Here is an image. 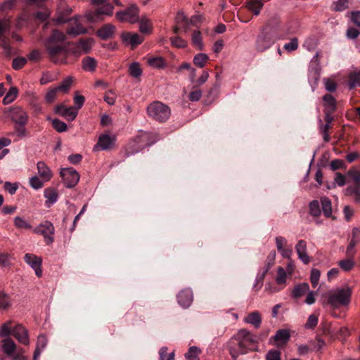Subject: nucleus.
I'll list each match as a JSON object with an SVG mask.
<instances>
[{
  "mask_svg": "<svg viewBox=\"0 0 360 360\" xmlns=\"http://www.w3.org/2000/svg\"><path fill=\"white\" fill-rule=\"evenodd\" d=\"M66 39L65 34L58 30H53L51 34L44 41V46L49 58L53 63H58L59 57L65 52L64 41Z\"/></svg>",
  "mask_w": 360,
  "mask_h": 360,
  "instance_id": "f257e3e1",
  "label": "nucleus"
},
{
  "mask_svg": "<svg viewBox=\"0 0 360 360\" xmlns=\"http://www.w3.org/2000/svg\"><path fill=\"white\" fill-rule=\"evenodd\" d=\"M352 288L348 285L337 288L328 293V302L332 307L338 308L340 306L348 305L350 302Z\"/></svg>",
  "mask_w": 360,
  "mask_h": 360,
  "instance_id": "f03ea898",
  "label": "nucleus"
},
{
  "mask_svg": "<svg viewBox=\"0 0 360 360\" xmlns=\"http://www.w3.org/2000/svg\"><path fill=\"white\" fill-rule=\"evenodd\" d=\"M170 108L160 101H153L147 107V114L153 120L163 122L170 116Z\"/></svg>",
  "mask_w": 360,
  "mask_h": 360,
  "instance_id": "7ed1b4c3",
  "label": "nucleus"
},
{
  "mask_svg": "<svg viewBox=\"0 0 360 360\" xmlns=\"http://www.w3.org/2000/svg\"><path fill=\"white\" fill-rule=\"evenodd\" d=\"M95 40L91 37L80 39L77 42L72 43L70 47V52L75 56L89 53L94 44Z\"/></svg>",
  "mask_w": 360,
  "mask_h": 360,
  "instance_id": "20e7f679",
  "label": "nucleus"
},
{
  "mask_svg": "<svg viewBox=\"0 0 360 360\" xmlns=\"http://www.w3.org/2000/svg\"><path fill=\"white\" fill-rule=\"evenodd\" d=\"M37 234L43 236L46 245H51L54 240L53 235L55 228L53 224L49 221H45L37 226L33 230Z\"/></svg>",
  "mask_w": 360,
  "mask_h": 360,
  "instance_id": "39448f33",
  "label": "nucleus"
},
{
  "mask_svg": "<svg viewBox=\"0 0 360 360\" xmlns=\"http://www.w3.org/2000/svg\"><path fill=\"white\" fill-rule=\"evenodd\" d=\"M229 354L233 360H236L240 355L247 354L249 350L238 338L237 334L234 335L229 342L228 345Z\"/></svg>",
  "mask_w": 360,
  "mask_h": 360,
  "instance_id": "423d86ee",
  "label": "nucleus"
},
{
  "mask_svg": "<svg viewBox=\"0 0 360 360\" xmlns=\"http://www.w3.org/2000/svg\"><path fill=\"white\" fill-rule=\"evenodd\" d=\"M139 9L135 4L131 5L124 11L117 12L116 18L121 22L135 23L139 20Z\"/></svg>",
  "mask_w": 360,
  "mask_h": 360,
  "instance_id": "0eeeda50",
  "label": "nucleus"
},
{
  "mask_svg": "<svg viewBox=\"0 0 360 360\" xmlns=\"http://www.w3.org/2000/svg\"><path fill=\"white\" fill-rule=\"evenodd\" d=\"M238 338L241 340L248 349L250 351L257 350V336L253 335L250 331L246 329H240L237 332Z\"/></svg>",
  "mask_w": 360,
  "mask_h": 360,
  "instance_id": "6e6552de",
  "label": "nucleus"
},
{
  "mask_svg": "<svg viewBox=\"0 0 360 360\" xmlns=\"http://www.w3.org/2000/svg\"><path fill=\"white\" fill-rule=\"evenodd\" d=\"M113 11V6L111 4H105L94 11H89L86 13V18L87 20L92 22H96L102 20L101 15H112Z\"/></svg>",
  "mask_w": 360,
  "mask_h": 360,
  "instance_id": "1a4fd4ad",
  "label": "nucleus"
},
{
  "mask_svg": "<svg viewBox=\"0 0 360 360\" xmlns=\"http://www.w3.org/2000/svg\"><path fill=\"white\" fill-rule=\"evenodd\" d=\"M60 175L67 188H73L79 180L78 172L73 168L63 169Z\"/></svg>",
  "mask_w": 360,
  "mask_h": 360,
  "instance_id": "9d476101",
  "label": "nucleus"
},
{
  "mask_svg": "<svg viewBox=\"0 0 360 360\" xmlns=\"http://www.w3.org/2000/svg\"><path fill=\"white\" fill-rule=\"evenodd\" d=\"M274 41L271 34L266 32H262L255 41V49L259 52L267 50L274 44Z\"/></svg>",
  "mask_w": 360,
  "mask_h": 360,
  "instance_id": "9b49d317",
  "label": "nucleus"
},
{
  "mask_svg": "<svg viewBox=\"0 0 360 360\" xmlns=\"http://www.w3.org/2000/svg\"><path fill=\"white\" fill-rule=\"evenodd\" d=\"M115 139L108 134H101L98 140L97 143L94 146L93 150L96 152L100 150H106L113 148Z\"/></svg>",
  "mask_w": 360,
  "mask_h": 360,
  "instance_id": "f8f14e48",
  "label": "nucleus"
},
{
  "mask_svg": "<svg viewBox=\"0 0 360 360\" xmlns=\"http://www.w3.org/2000/svg\"><path fill=\"white\" fill-rule=\"evenodd\" d=\"M55 112L64 117L69 121L74 120L78 114L77 110L75 107L66 108L63 103L55 107Z\"/></svg>",
  "mask_w": 360,
  "mask_h": 360,
  "instance_id": "ddd939ff",
  "label": "nucleus"
},
{
  "mask_svg": "<svg viewBox=\"0 0 360 360\" xmlns=\"http://www.w3.org/2000/svg\"><path fill=\"white\" fill-rule=\"evenodd\" d=\"M79 16H75L70 20V25L66 30L68 34L71 36H77L87 32L86 28L84 27L79 22Z\"/></svg>",
  "mask_w": 360,
  "mask_h": 360,
  "instance_id": "4468645a",
  "label": "nucleus"
},
{
  "mask_svg": "<svg viewBox=\"0 0 360 360\" xmlns=\"http://www.w3.org/2000/svg\"><path fill=\"white\" fill-rule=\"evenodd\" d=\"M11 120L16 124H26L28 121V115L20 107H13L10 109Z\"/></svg>",
  "mask_w": 360,
  "mask_h": 360,
  "instance_id": "2eb2a0df",
  "label": "nucleus"
},
{
  "mask_svg": "<svg viewBox=\"0 0 360 360\" xmlns=\"http://www.w3.org/2000/svg\"><path fill=\"white\" fill-rule=\"evenodd\" d=\"M25 262L30 265L38 277L42 275L41 269V259L33 254L27 253L24 257Z\"/></svg>",
  "mask_w": 360,
  "mask_h": 360,
  "instance_id": "dca6fc26",
  "label": "nucleus"
},
{
  "mask_svg": "<svg viewBox=\"0 0 360 360\" xmlns=\"http://www.w3.org/2000/svg\"><path fill=\"white\" fill-rule=\"evenodd\" d=\"M12 335L20 343L25 345H29L27 330L22 325L15 326L12 330Z\"/></svg>",
  "mask_w": 360,
  "mask_h": 360,
  "instance_id": "f3484780",
  "label": "nucleus"
},
{
  "mask_svg": "<svg viewBox=\"0 0 360 360\" xmlns=\"http://www.w3.org/2000/svg\"><path fill=\"white\" fill-rule=\"evenodd\" d=\"M178 303L184 308H188L193 302V292L191 289L182 290L177 295Z\"/></svg>",
  "mask_w": 360,
  "mask_h": 360,
  "instance_id": "a211bd4d",
  "label": "nucleus"
},
{
  "mask_svg": "<svg viewBox=\"0 0 360 360\" xmlns=\"http://www.w3.org/2000/svg\"><path fill=\"white\" fill-rule=\"evenodd\" d=\"M121 38L125 44H130L132 49L143 41V38L136 33L124 32L122 34Z\"/></svg>",
  "mask_w": 360,
  "mask_h": 360,
  "instance_id": "6ab92c4d",
  "label": "nucleus"
},
{
  "mask_svg": "<svg viewBox=\"0 0 360 360\" xmlns=\"http://www.w3.org/2000/svg\"><path fill=\"white\" fill-rule=\"evenodd\" d=\"M295 250L298 257L302 262L307 264L310 262V257L307 253V242L304 240H298L295 245Z\"/></svg>",
  "mask_w": 360,
  "mask_h": 360,
  "instance_id": "aec40b11",
  "label": "nucleus"
},
{
  "mask_svg": "<svg viewBox=\"0 0 360 360\" xmlns=\"http://www.w3.org/2000/svg\"><path fill=\"white\" fill-rule=\"evenodd\" d=\"M360 242V229L354 228L352 229V238L347 246L346 254L348 257H353L354 255V249L355 246Z\"/></svg>",
  "mask_w": 360,
  "mask_h": 360,
  "instance_id": "412c9836",
  "label": "nucleus"
},
{
  "mask_svg": "<svg viewBox=\"0 0 360 360\" xmlns=\"http://www.w3.org/2000/svg\"><path fill=\"white\" fill-rule=\"evenodd\" d=\"M37 169L39 176L45 182L49 181L53 176V173L50 168L42 161L38 162Z\"/></svg>",
  "mask_w": 360,
  "mask_h": 360,
  "instance_id": "4be33fe9",
  "label": "nucleus"
},
{
  "mask_svg": "<svg viewBox=\"0 0 360 360\" xmlns=\"http://www.w3.org/2000/svg\"><path fill=\"white\" fill-rule=\"evenodd\" d=\"M115 30V27L112 24H105L97 30V35L103 40L111 38Z\"/></svg>",
  "mask_w": 360,
  "mask_h": 360,
  "instance_id": "5701e85b",
  "label": "nucleus"
},
{
  "mask_svg": "<svg viewBox=\"0 0 360 360\" xmlns=\"http://www.w3.org/2000/svg\"><path fill=\"white\" fill-rule=\"evenodd\" d=\"M290 338V333L286 329H281L277 330L275 335L273 337L274 340L277 342V347H281L285 345L288 342Z\"/></svg>",
  "mask_w": 360,
  "mask_h": 360,
  "instance_id": "b1692460",
  "label": "nucleus"
},
{
  "mask_svg": "<svg viewBox=\"0 0 360 360\" xmlns=\"http://www.w3.org/2000/svg\"><path fill=\"white\" fill-rule=\"evenodd\" d=\"M323 105L324 106V111L335 112L337 110V102L335 98L329 94L323 96Z\"/></svg>",
  "mask_w": 360,
  "mask_h": 360,
  "instance_id": "393cba45",
  "label": "nucleus"
},
{
  "mask_svg": "<svg viewBox=\"0 0 360 360\" xmlns=\"http://www.w3.org/2000/svg\"><path fill=\"white\" fill-rule=\"evenodd\" d=\"M264 4L262 0H248L245 3V7L255 15H259Z\"/></svg>",
  "mask_w": 360,
  "mask_h": 360,
  "instance_id": "a878e982",
  "label": "nucleus"
},
{
  "mask_svg": "<svg viewBox=\"0 0 360 360\" xmlns=\"http://www.w3.org/2000/svg\"><path fill=\"white\" fill-rule=\"evenodd\" d=\"M244 321L247 323H250L255 326V328H258L260 327L262 323V318L260 314L255 311L252 313H250L245 319Z\"/></svg>",
  "mask_w": 360,
  "mask_h": 360,
  "instance_id": "bb28decb",
  "label": "nucleus"
},
{
  "mask_svg": "<svg viewBox=\"0 0 360 360\" xmlns=\"http://www.w3.org/2000/svg\"><path fill=\"white\" fill-rule=\"evenodd\" d=\"M44 197L46 199L45 202L46 206L50 207L57 201L58 194L55 188H47L44 190Z\"/></svg>",
  "mask_w": 360,
  "mask_h": 360,
  "instance_id": "cd10ccee",
  "label": "nucleus"
},
{
  "mask_svg": "<svg viewBox=\"0 0 360 360\" xmlns=\"http://www.w3.org/2000/svg\"><path fill=\"white\" fill-rule=\"evenodd\" d=\"M2 349L8 356H13L16 350V345L14 341L9 338H5L2 340Z\"/></svg>",
  "mask_w": 360,
  "mask_h": 360,
  "instance_id": "c85d7f7f",
  "label": "nucleus"
},
{
  "mask_svg": "<svg viewBox=\"0 0 360 360\" xmlns=\"http://www.w3.org/2000/svg\"><path fill=\"white\" fill-rule=\"evenodd\" d=\"M309 290V285L307 283H302L296 285L292 291V296L295 299H298L307 293Z\"/></svg>",
  "mask_w": 360,
  "mask_h": 360,
  "instance_id": "c756f323",
  "label": "nucleus"
},
{
  "mask_svg": "<svg viewBox=\"0 0 360 360\" xmlns=\"http://www.w3.org/2000/svg\"><path fill=\"white\" fill-rule=\"evenodd\" d=\"M321 207L322 211L323 212V214L327 218H333L334 217L332 215L333 210H332V203L330 200L327 197H322L321 198Z\"/></svg>",
  "mask_w": 360,
  "mask_h": 360,
  "instance_id": "7c9ffc66",
  "label": "nucleus"
},
{
  "mask_svg": "<svg viewBox=\"0 0 360 360\" xmlns=\"http://www.w3.org/2000/svg\"><path fill=\"white\" fill-rule=\"evenodd\" d=\"M47 344V339L44 335L38 336L37 342V347L34 353L33 360H37L40 356L41 352L44 349Z\"/></svg>",
  "mask_w": 360,
  "mask_h": 360,
  "instance_id": "2f4dec72",
  "label": "nucleus"
},
{
  "mask_svg": "<svg viewBox=\"0 0 360 360\" xmlns=\"http://www.w3.org/2000/svg\"><path fill=\"white\" fill-rule=\"evenodd\" d=\"M82 65L85 71L94 72L96 70L97 62L94 58L87 56L82 59Z\"/></svg>",
  "mask_w": 360,
  "mask_h": 360,
  "instance_id": "473e14b6",
  "label": "nucleus"
},
{
  "mask_svg": "<svg viewBox=\"0 0 360 360\" xmlns=\"http://www.w3.org/2000/svg\"><path fill=\"white\" fill-rule=\"evenodd\" d=\"M13 224L17 229H32L31 224L20 216H16L13 218Z\"/></svg>",
  "mask_w": 360,
  "mask_h": 360,
  "instance_id": "72a5a7b5",
  "label": "nucleus"
},
{
  "mask_svg": "<svg viewBox=\"0 0 360 360\" xmlns=\"http://www.w3.org/2000/svg\"><path fill=\"white\" fill-rule=\"evenodd\" d=\"M276 252L275 250H272L266 257V262L264 266L263 272L262 273V278H264L266 273L272 267L274 264L276 259Z\"/></svg>",
  "mask_w": 360,
  "mask_h": 360,
  "instance_id": "f704fd0d",
  "label": "nucleus"
},
{
  "mask_svg": "<svg viewBox=\"0 0 360 360\" xmlns=\"http://www.w3.org/2000/svg\"><path fill=\"white\" fill-rule=\"evenodd\" d=\"M345 195L352 197L356 202H359L360 186H348L345 190Z\"/></svg>",
  "mask_w": 360,
  "mask_h": 360,
  "instance_id": "c9c22d12",
  "label": "nucleus"
},
{
  "mask_svg": "<svg viewBox=\"0 0 360 360\" xmlns=\"http://www.w3.org/2000/svg\"><path fill=\"white\" fill-rule=\"evenodd\" d=\"M331 127V124L328 123H323L321 120H319V129L320 133L323 136V141L326 143L329 142L330 140V136L329 135L328 131Z\"/></svg>",
  "mask_w": 360,
  "mask_h": 360,
  "instance_id": "e433bc0d",
  "label": "nucleus"
},
{
  "mask_svg": "<svg viewBox=\"0 0 360 360\" xmlns=\"http://www.w3.org/2000/svg\"><path fill=\"white\" fill-rule=\"evenodd\" d=\"M11 306V299L8 294L0 290V310H7Z\"/></svg>",
  "mask_w": 360,
  "mask_h": 360,
  "instance_id": "4c0bfd02",
  "label": "nucleus"
},
{
  "mask_svg": "<svg viewBox=\"0 0 360 360\" xmlns=\"http://www.w3.org/2000/svg\"><path fill=\"white\" fill-rule=\"evenodd\" d=\"M352 257H349V258L342 259L338 262V265L344 271L348 272L351 271L355 265L354 261L352 259Z\"/></svg>",
  "mask_w": 360,
  "mask_h": 360,
  "instance_id": "58836bf2",
  "label": "nucleus"
},
{
  "mask_svg": "<svg viewBox=\"0 0 360 360\" xmlns=\"http://www.w3.org/2000/svg\"><path fill=\"white\" fill-rule=\"evenodd\" d=\"M18 93V89L16 87H11L3 99L4 104L7 105L12 103L16 98Z\"/></svg>",
  "mask_w": 360,
  "mask_h": 360,
  "instance_id": "ea45409f",
  "label": "nucleus"
},
{
  "mask_svg": "<svg viewBox=\"0 0 360 360\" xmlns=\"http://www.w3.org/2000/svg\"><path fill=\"white\" fill-rule=\"evenodd\" d=\"M72 81L73 80L72 77H68L65 79H64L58 86H56V88L59 92L66 94L67 92H68L72 84Z\"/></svg>",
  "mask_w": 360,
  "mask_h": 360,
  "instance_id": "a19ab883",
  "label": "nucleus"
},
{
  "mask_svg": "<svg viewBox=\"0 0 360 360\" xmlns=\"http://www.w3.org/2000/svg\"><path fill=\"white\" fill-rule=\"evenodd\" d=\"M72 13L71 8L67 6L64 8L63 11H60L58 13V16L56 18V22L58 23H65L70 21V19H68V15Z\"/></svg>",
  "mask_w": 360,
  "mask_h": 360,
  "instance_id": "79ce46f5",
  "label": "nucleus"
},
{
  "mask_svg": "<svg viewBox=\"0 0 360 360\" xmlns=\"http://www.w3.org/2000/svg\"><path fill=\"white\" fill-rule=\"evenodd\" d=\"M129 74L134 78H139L142 75V69L139 63L134 62L129 65Z\"/></svg>",
  "mask_w": 360,
  "mask_h": 360,
  "instance_id": "37998d69",
  "label": "nucleus"
},
{
  "mask_svg": "<svg viewBox=\"0 0 360 360\" xmlns=\"http://www.w3.org/2000/svg\"><path fill=\"white\" fill-rule=\"evenodd\" d=\"M309 214L314 217H317L321 214V209L318 200H312L309 205Z\"/></svg>",
  "mask_w": 360,
  "mask_h": 360,
  "instance_id": "c03bdc74",
  "label": "nucleus"
},
{
  "mask_svg": "<svg viewBox=\"0 0 360 360\" xmlns=\"http://www.w3.org/2000/svg\"><path fill=\"white\" fill-rule=\"evenodd\" d=\"M349 85L350 89H353L356 86H360V70L349 75Z\"/></svg>",
  "mask_w": 360,
  "mask_h": 360,
  "instance_id": "a18cd8bd",
  "label": "nucleus"
},
{
  "mask_svg": "<svg viewBox=\"0 0 360 360\" xmlns=\"http://www.w3.org/2000/svg\"><path fill=\"white\" fill-rule=\"evenodd\" d=\"M209 57L205 53H198L194 56L193 63L199 68H203Z\"/></svg>",
  "mask_w": 360,
  "mask_h": 360,
  "instance_id": "49530a36",
  "label": "nucleus"
},
{
  "mask_svg": "<svg viewBox=\"0 0 360 360\" xmlns=\"http://www.w3.org/2000/svg\"><path fill=\"white\" fill-rule=\"evenodd\" d=\"M192 43L196 46L199 50H202L203 49V44L202 41V36L200 31H194L192 34Z\"/></svg>",
  "mask_w": 360,
  "mask_h": 360,
  "instance_id": "de8ad7c7",
  "label": "nucleus"
},
{
  "mask_svg": "<svg viewBox=\"0 0 360 360\" xmlns=\"http://www.w3.org/2000/svg\"><path fill=\"white\" fill-rule=\"evenodd\" d=\"M347 176L353 180L354 186H360V169H350L347 172Z\"/></svg>",
  "mask_w": 360,
  "mask_h": 360,
  "instance_id": "09e8293b",
  "label": "nucleus"
},
{
  "mask_svg": "<svg viewBox=\"0 0 360 360\" xmlns=\"http://www.w3.org/2000/svg\"><path fill=\"white\" fill-rule=\"evenodd\" d=\"M44 181L37 176H32L29 181L30 186L35 190H38L42 188L44 186Z\"/></svg>",
  "mask_w": 360,
  "mask_h": 360,
  "instance_id": "8fccbe9b",
  "label": "nucleus"
},
{
  "mask_svg": "<svg viewBox=\"0 0 360 360\" xmlns=\"http://www.w3.org/2000/svg\"><path fill=\"white\" fill-rule=\"evenodd\" d=\"M12 259V255L7 252H0V266L4 267H8L11 266V261Z\"/></svg>",
  "mask_w": 360,
  "mask_h": 360,
  "instance_id": "3c124183",
  "label": "nucleus"
},
{
  "mask_svg": "<svg viewBox=\"0 0 360 360\" xmlns=\"http://www.w3.org/2000/svg\"><path fill=\"white\" fill-rule=\"evenodd\" d=\"M152 27V24L147 18L140 20L139 30L142 33H149Z\"/></svg>",
  "mask_w": 360,
  "mask_h": 360,
  "instance_id": "603ef678",
  "label": "nucleus"
},
{
  "mask_svg": "<svg viewBox=\"0 0 360 360\" xmlns=\"http://www.w3.org/2000/svg\"><path fill=\"white\" fill-rule=\"evenodd\" d=\"M200 353V350L198 347H191L188 352L185 354V357L188 360H196Z\"/></svg>",
  "mask_w": 360,
  "mask_h": 360,
  "instance_id": "864d4df0",
  "label": "nucleus"
},
{
  "mask_svg": "<svg viewBox=\"0 0 360 360\" xmlns=\"http://www.w3.org/2000/svg\"><path fill=\"white\" fill-rule=\"evenodd\" d=\"M349 0H338L333 4V11H342L348 8Z\"/></svg>",
  "mask_w": 360,
  "mask_h": 360,
  "instance_id": "5fc2aeb1",
  "label": "nucleus"
},
{
  "mask_svg": "<svg viewBox=\"0 0 360 360\" xmlns=\"http://www.w3.org/2000/svg\"><path fill=\"white\" fill-rule=\"evenodd\" d=\"M52 125L53 127L58 132L65 131L68 129L67 124L64 122L60 121L58 119L53 120Z\"/></svg>",
  "mask_w": 360,
  "mask_h": 360,
  "instance_id": "6e6d98bb",
  "label": "nucleus"
},
{
  "mask_svg": "<svg viewBox=\"0 0 360 360\" xmlns=\"http://www.w3.org/2000/svg\"><path fill=\"white\" fill-rule=\"evenodd\" d=\"M321 272L317 269H312L310 275V281L314 288L316 287L319 284Z\"/></svg>",
  "mask_w": 360,
  "mask_h": 360,
  "instance_id": "4d7b16f0",
  "label": "nucleus"
},
{
  "mask_svg": "<svg viewBox=\"0 0 360 360\" xmlns=\"http://www.w3.org/2000/svg\"><path fill=\"white\" fill-rule=\"evenodd\" d=\"M58 92L56 87L49 89L45 96L46 102L48 103H53L56 98Z\"/></svg>",
  "mask_w": 360,
  "mask_h": 360,
  "instance_id": "13d9d810",
  "label": "nucleus"
},
{
  "mask_svg": "<svg viewBox=\"0 0 360 360\" xmlns=\"http://www.w3.org/2000/svg\"><path fill=\"white\" fill-rule=\"evenodd\" d=\"M318 323V317L315 314H311L305 325L304 327L307 329H314Z\"/></svg>",
  "mask_w": 360,
  "mask_h": 360,
  "instance_id": "bf43d9fd",
  "label": "nucleus"
},
{
  "mask_svg": "<svg viewBox=\"0 0 360 360\" xmlns=\"http://www.w3.org/2000/svg\"><path fill=\"white\" fill-rule=\"evenodd\" d=\"M11 324L12 322L9 321L2 325L0 330V335L1 337H7L9 334H12Z\"/></svg>",
  "mask_w": 360,
  "mask_h": 360,
  "instance_id": "052dcab7",
  "label": "nucleus"
},
{
  "mask_svg": "<svg viewBox=\"0 0 360 360\" xmlns=\"http://www.w3.org/2000/svg\"><path fill=\"white\" fill-rule=\"evenodd\" d=\"M172 44L177 48H184L187 46L188 43L184 39L179 37H174L171 38Z\"/></svg>",
  "mask_w": 360,
  "mask_h": 360,
  "instance_id": "680f3d73",
  "label": "nucleus"
},
{
  "mask_svg": "<svg viewBox=\"0 0 360 360\" xmlns=\"http://www.w3.org/2000/svg\"><path fill=\"white\" fill-rule=\"evenodd\" d=\"M148 63L153 68H160L164 66V60L162 58H151L148 60Z\"/></svg>",
  "mask_w": 360,
  "mask_h": 360,
  "instance_id": "e2e57ef3",
  "label": "nucleus"
},
{
  "mask_svg": "<svg viewBox=\"0 0 360 360\" xmlns=\"http://www.w3.org/2000/svg\"><path fill=\"white\" fill-rule=\"evenodd\" d=\"M324 86L326 89L329 92H335L337 90V84L332 79H324Z\"/></svg>",
  "mask_w": 360,
  "mask_h": 360,
  "instance_id": "0e129e2a",
  "label": "nucleus"
},
{
  "mask_svg": "<svg viewBox=\"0 0 360 360\" xmlns=\"http://www.w3.org/2000/svg\"><path fill=\"white\" fill-rule=\"evenodd\" d=\"M278 275L276 277V282L278 284H284L286 281V272L283 267L278 268Z\"/></svg>",
  "mask_w": 360,
  "mask_h": 360,
  "instance_id": "69168bd1",
  "label": "nucleus"
},
{
  "mask_svg": "<svg viewBox=\"0 0 360 360\" xmlns=\"http://www.w3.org/2000/svg\"><path fill=\"white\" fill-rule=\"evenodd\" d=\"M1 46L4 49V53L6 56H10L11 54V47L9 44L8 39L4 37L1 39Z\"/></svg>",
  "mask_w": 360,
  "mask_h": 360,
  "instance_id": "338daca9",
  "label": "nucleus"
},
{
  "mask_svg": "<svg viewBox=\"0 0 360 360\" xmlns=\"http://www.w3.org/2000/svg\"><path fill=\"white\" fill-rule=\"evenodd\" d=\"M266 360H281V352L275 349L269 350L266 354Z\"/></svg>",
  "mask_w": 360,
  "mask_h": 360,
  "instance_id": "774afa93",
  "label": "nucleus"
}]
</instances>
